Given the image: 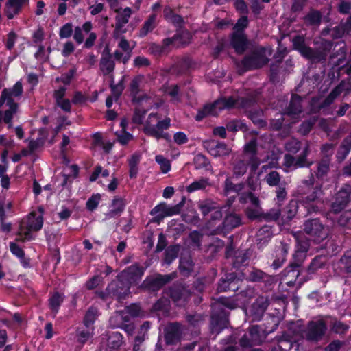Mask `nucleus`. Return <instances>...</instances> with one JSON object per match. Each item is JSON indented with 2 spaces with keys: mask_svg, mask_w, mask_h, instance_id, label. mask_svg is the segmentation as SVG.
<instances>
[{
  "mask_svg": "<svg viewBox=\"0 0 351 351\" xmlns=\"http://www.w3.org/2000/svg\"><path fill=\"white\" fill-rule=\"evenodd\" d=\"M110 88L115 101L118 100L122 95L125 88L124 76L122 77L121 80L117 84H114V80L112 78L111 82L110 84Z\"/></svg>",
  "mask_w": 351,
  "mask_h": 351,
  "instance_id": "54",
  "label": "nucleus"
},
{
  "mask_svg": "<svg viewBox=\"0 0 351 351\" xmlns=\"http://www.w3.org/2000/svg\"><path fill=\"white\" fill-rule=\"evenodd\" d=\"M263 111L261 109L251 110L245 112V116L250 119L252 123L258 128L266 126V122L262 119Z\"/></svg>",
  "mask_w": 351,
  "mask_h": 351,
  "instance_id": "37",
  "label": "nucleus"
},
{
  "mask_svg": "<svg viewBox=\"0 0 351 351\" xmlns=\"http://www.w3.org/2000/svg\"><path fill=\"white\" fill-rule=\"evenodd\" d=\"M245 214L246 217L251 221H262L263 210L261 207L252 208L248 206L245 209Z\"/></svg>",
  "mask_w": 351,
  "mask_h": 351,
  "instance_id": "55",
  "label": "nucleus"
},
{
  "mask_svg": "<svg viewBox=\"0 0 351 351\" xmlns=\"http://www.w3.org/2000/svg\"><path fill=\"white\" fill-rule=\"evenodd\" d=\"M295 238V250L307 254L310 247V239L305 236H297Z\"/></svg>",
  "mask_w": 351,
  "mask_h": 351,
  "instance_id": "53",
  "label": "nucleus"
},
{
  "mask_svg": "<svg viewBox=\"0 0 351 351\" xmlns=\"http://www.w3.org/2000/svg\"><path fill=\"white\" fill-rule=\"evenodd\" d=\"M241 302L238 295H233L231 297L220 296L215 300L213 306L219 308L226 309L230 312L238 308L240 306Z\"/></svg>",
  "mask_w": 351,
  "mask_h": 351,
  "instance_id": "18",
  "label": "nucleus"
},
{
  "mask_svg": "<svg viewBox=\"0 0 351 351\" xmlns=\"http://www.w3.org/2000/svg\"><path fill=\"white\" fill-rule=\"evenodd\" d=\"M210 328L213 333H220L229 324L230 312L226 309L212 306Z\"/></svg>",
  "mask_w": 351,
  "mask_h": 351,
  "instance_id": "9",
  "label": "nucleus"
},
{
  "mask_svg": "<svg viewBox=\"0 0 351 351\" xmlns=\"http://www.w3.org/2000/svg\"><path fill=\"white\" fill-rule=\"evenodd\" d=\"M130 283L118 274L116 279L108 285L106 291L111 298L121 302L130 293Z\"/></svg>",
  "mask_w": 351,
  "mask_h": 351,
  "instance_id": "8",
  "label": "nucleus"
},
{
  "mask_svg": "<svg viewBox=\"0 0 351 351\" xmlns=\"http://www.w3.org/2000/svg\"><path fill=\"white\" fill-rule=\"evenodd\" d=\"M208 185V178H201L191 183L187 187L186 191L189 193H193L198 190L205 189Z\"/></svg>",
  "mask_w": 351,
  "mask_h": 351,
  "instance_id": "59",
  "label": "nucleus"
},
{
  "mask_svg": "<svg viewBox=\"0 0 351 351\" xmlns=\"http://www.w3.org/2000/svg\"><path fill=\"white\" fill-rule=\"evenodd\" d=\"M292 44L294 50L314 63L324 62L334 47L333 41L322 39L319 47L313 49L306 44L305 37L302 35L295 36L292 39Z\"/></svg>",
  "mask_w": 351,
  "mask_h": 351,
  "instance_id": "1",
  "label": "nucleus"
},
{
  "mask_svg": "<svg viewBox=\"0 0 351 351\" xmlns=\"http://www.w3.org/2000/svg\"><path fill=\"white\" fill-rule=\"evenodd\" d=\"M250 257L247 252L237 251L234 252L232 266L234 268L239 269L245 267L249 264Z\"/></svg>",
  "mask_w": 351,
  "mask_h": 351,
  "instance_id": "39",
  "label": "nucleus"
},
{
  "mask_svg": "<svg viewBox=\"0 0 351 351\" xmlns=\"http://www.w3.org/2000/svg\"><path fill=\"white\" fill-rule=\"evenodd\" d=\"M335 144L324 143L321 146L320 152L322 156L321 160H328L331 162V156L334 154Z\"/></svg>",
  "mask_w": 351,
  "mask_h": 351,
  "instance_id": "58",
  "label": "nucleus"
},
{
  "mask_svg": "<svg viewBox=\"0 0 351 351\" xmlns=\"http://www.w3.org/2000/svg\"><path fill=\"white\" fill-rule=\"evenodd\" d=\"M322 20L321 12L315 9H311L303 18L304 24L308 27H317L320 25Z\"/></svg>",
  "mask_w": 351,
  "mask_h": 351,
  "instance_id": "31",
  "label": "nucleus"
},
{
  "mask_svg": "<svg viewBox=\"0 0 351 351\" xmlns=\"http://www.w3.org/2000/svg\"><path fill=\"white\" fill-rule=\"evenodd\" d=\"M166 213V202H161L154 206L150 211V215L153 216L151 221L160 224L166 217H162Z\"/></svg>",
  "mask_w": 351,
  "mask_h": 351,
  "instance_id": "35",
  "label": "nucleus"
},
{
  "mask_svg": "<svg viewBox=\"0 0 351 351\" xmlns=\"http://www.w3.org/2000/svg\"><path fill=\"white\" fill-rule=\"evenodd\" d=\"M180 273L184 276H189L193 270V263L189 259H180L179 264Z\"/></svg>",
  "mask_w": 351,
  "mask_h": 351,
  "instance_id": "56",
  "label": "nucleus"
},
{
  "mask_svg": "<svg viewBox=\"0 0 351 351\" xmlns=\"http://www.w3.org/2000/svg\"><path fill=\"white\" fill-rule=\"evenodd\" d=\"M287 253V250L285 247L280 249V252L276 255V258L271 264V267L274 269H278L282 266L286 261Z\"/></svg>",
  "mask_w": 351,
  "mask_h": 351,
  "instance_id": "61",
  "label": "nucleus"
},
{
  "mask_svg": "<svg viewBox=\"0 0 351 351\" xmlns=\"http://www.w3.org/2000/svg\"><path fill=\"white\" fill-rule=\"evenodd\" d=\"M327 330V324L324 319L311 320L304 331V338L308 342L318 343L324 339Z\"/></svg>",
  "mask_w": 351,
  "mask_h": 351,
  "instance_id": "5",
  "label": "nucleus"
},
{
  "mask_svg": "<svg viewBox=\"0 0 351 351\" xmlns=\"http://www.w3.org/2000/svg\"><path fill=\"white\" fill-rule=\"evenodd\" d=\"M265 180L266 183L271 187H278L279 185H281V184H283V182H281V176L280 173L276 171H271L266 174Z\"/></svg>",
  "mask_w": 351,
  "mask_h": 351,
  "instance_id": "51",
  "label": "nucleus"
},
{
  "mask_svg": "<svg viewBox=\"0 0 351 351\" xmlns=\"http://www.w3.org/2000/svg\"><path fill=\"white\" fill-rule=\"evenodd\" d=\"M244 278V274L236 272L226 273L217 282V293L237 291L241 287Z\"/></svg>",
  "mask_w": 351,
  "mask_h": 351,
  "instance_id": "4",
  "label": "nucleus"
},
{
  "mask_svg": "<svg viewBox=\"0 0 351 351\" xmlns=\"http://www.w3.org/2000/svg\"><path fill=\"white\" fill-rule=\"evenodd\" d=\"M186 197L182 196L180 202L174 206H169L166 203V213L162 217H167L179 215L186 203Z\"/></svg>",
  "mask_w": 351,
  "mask_h": 351,
  "instance_id": "49",
  "label": "nucleus"
},
{
  "mask_svg": "<svg viewBox=\"0 0 351 351\" xmlns=\"http://www.w3.org/2000/svg\"><path fill=\"white\" fill-rule=\"evenodd\" d=\"M64 295L59 291H54L49 294L48 306L53 317L58 313L60 306L64 302Z\"/></svg>",
  "mask_w": 351,
  "mask_h": 351,
  "instance_id": "21",
  "label": "nucleus"
},
{
  "mask_svg": "<svg viewBox=\"0 0 351 351\" xmlns=\"http://www.w3.org/2000/svg\"><path fill=\"white\" fill-rule=\"evenodd\" d=\"M230 45L237 54L242 55L248 49L250 40L246 34L232 32L230 35Z\"/></svg>",
  "mask_w": 351,
  "mask_h": 351,
  "instance_id": "14",
  "label": "nucleus"
},
{
  "mask_svg": "<svg viewBox=\"0 0 351 351\" xmlns=\"http://www.w3.org/2000/svg\"><path fill=\"white\" fill-rule=\"evenodd\" d=\"M351 201V184L345 183L335 193L330 205V212L333 214L341 213Z\"/></svg>",
  "mask_w": 351,
  "mask_h": 351,
  "instance_id": "6",
  "label": "nucleus"
},
{
  "mask_svg": "<svg viewBox=\"0 0 351 351\" xmlns=\"http://www.w3.org/2000/svg\"><path fill=\"white\" fill-rule=\"evenodd\" d=\"M8 109L3 113V121L8 125V128L12 127V119L14 115L17 112L19 104L14 100L10 99L7 104Z\"/></svg>",
  "mask_w": 351,
  "mask_h": 351,
  "instance_id": "34",
  "label": "nucleus"
},
{
  "mask_svg": "<svg viewBox=\"0 0 351 351\" xmlns=\"http://www.w3.org/2000/svg\"><path fill=\"white\" fill-rule=\"evenodd\" d=\"M245 187V184L241 182L239 184H234L231 178H226L224 182L223 192L225 195H228L230 193L234 192L239 194Z\"/></svg>",
  "mask_w": 351,
  "mask_h": 351,
  "instance_id": "41",
  "label": "nucleus"
},
{
  "mask_svg": "<svg viewBox=\"0 0 351 351\" xmlns=\"http://www.w3.org/2000/svg\"><path fill=\"white\" fill-rule=\"evenodd\" d=\"M269 58L266 56V49L258 47L241 60V64L246 71L257 70L268 64Z\"/></svg>",
  "mask_w": 351,
  "mask_h": 351,
  "instance_id": "2",
  "label": "nucleus"
},
{
  "mask_svg": "<svg viewBox=\"0 0 351 351\" xmlns=\"http://www.w3.org/2000/svg\"><path fill=\"white\" fill-rule=\"evenodd\" d=\"M246 280L252 282H263L266 286H271L275 282L274 276L254 267L250 271Z\"/></svg>",
  "mask_w": 351,
  "mask_h": 351,
  "instance_id": "16",
  "label": "nucleus"
},
{
  "mask_svg": "<svg viewBox=\"0 0 351 351\" xmlns=\"http://www.w3.org/2000/svg\"><path fill=\"white\" fill-rule=\"evenodd\" d=\"M267 306L268 304L265 302L256 301L254 302L251 308V313L253 319L259 321L263 317Z\"/></svg>",
  "mask_w": 351,
  "mask_h": 351,
  "instance_id": "40",
  "label": "nucleus"
},
{
  "mask_svg": "<svg viewBox=\"0 0 351 351\" xmlns=\"http://www.w3.org/2000/svg\"><path fill=\"white\" fill-rule=\"evenodd\" d=\"M93 330V328L91 327L78 328L76 332L77 341L82 344L85 343L90 337Z\"/></svg>",
  "mask_w": 351,
  "mask_h": 351,
  "instance_id": "57",
  "label": "nucleus"
},
{
  "mask_svg": "<svg viewBox=\"0 0 351 351\" xmlns=\"http://www.w3.org/2000/svg\"><path fill=\"white\" fill-rule=\"evenodd\" d=\"M278 327V323H274L271 327L267 326L253 325L248 328L251 340L255 345L261 344L267 335L274 332Z\"/></svg>",
  "mask_w": 351,
  "mask_h": 351,
  "instance_id": "11",
  "label": "nucleus"
},
{
  "mask_svg": "<svg viewBox=\"0 0 351 351\" xmlns=\"http://www.w3.org/2000/svg\"><path fill=\"white\" fill-rule=\"evenodd\" d=\"M344 85L341 83L335 86L331 92L319 104L318 110L330 106L335 99L343 91Z\"/></svg>",
  "mask_w": 351,
  "mask_h": 351,
  "instance_id": "28",
  "label": "nucleus"
},
{
  "mask_svg": "<svg viewBox=\"0 0 351 351\" xmlns=\"http://www.w3.org/2000/svg\"><path fill=\"white\" fill-rule=\"evenodd\" d=\"M126 204V200L124 198L118 196L114 197L111 203L112 208L108 211L107 215L110 218L121 216L125 208Z\"/></svg>",
  "mask_w": 351,
  "mask_h": 351,
  "instance_id": "26",
  "label": "nucleus"
},
{
  "mask_svg": "<svg viewBox=\"0 0 351 351\" xmlns=\"http://www.w3.org/2000/svg\"><path fill=\"white\" fill-rule=\"evenodd\" d=\"M144 132L150 136H153L156 139L164 138L167 141L170 140V136L167 132H160L156 129L154 125H146L144 128Z\"/></svg>",
  "mask_w": 351,
  "mask_h": 351,
  "instance_id": "50",
  "label": "nucleus"
},
{
  "mask_svg": "<svg viewBox=\"0 0 351 351\" xmlns=\"http://www.w3.org/2000/svg\"><path fill=\"white\" fill-rule=\"evenodd\" d=\"M197 207L203 216L205 217L217 208V204L210 199H206L199 201Z\"/></svg>",
  "mask_w": 351,
  "mask_h": 351,
  "instance_id": "45",
  "label": "nucleus"
},
{
  "mask_svg": "<svg viewBox=\"0 0 351 351\" xmlns=\"http://www.w3.org/2000/svg\"><path fill=\"white\" fill-rule=\"evenodd\" d=\"M215 107L218 113L225 109L230 110L234 108H238V98L235 99L232 96L220 97L213 101Z\"/></svg>",
  "mask_w": 351,
  "mask_h": 351,
  "instance_id": "24",
  "label": "nucleus"
},
{
  "mask_svg": "<svg viewBox=\"0 0 351 351\" xmlns=\"http://www.w3.org/2000/svg\"><path fill=\"white\" fill-rule=\"evenodd\" d=\"M257 147H258V144H257L256 138H253L248 143H247L245 145L244 149H243V151L245 154H252V156L250 158V162H254V160L256 161L255 165L253 164V167L254 169H257L260 164L259 160L256 156L257 152H258Z\"/></svg>",
  "mask_w": 351,
  "mask_h": 351,
  "instance_id": "33",
  "label": "nucleus"
},
{
  "mask_svg": "<svg viewBox=\"0 0 351 351\" xmlns=\"http://www.w3.org/2000/svg\"><path fill=\"white\" fill-rule=\"evenodd\" d=\"M209 115L215 117L218 115V112L216 110L213 102L206 104L202 108L199 109L195 117V119L197 121H201Z\"/></svg>",
  "mask_w": 351,
  "mask_h": 351,
  "instance_id": "36",
  "label": "nucleus"
},
{
  "mask_svg": "<svg viewBox=\"0 0 351 351\" xmlns=\"http://www.w3.org/2000/svg\"><path fill=\"white\" fill-rule=\"evenodd\" d=\"M241 217L236 213H229L226 215L223 221V229L226 232H230L233 229L241 225Z\"/></svg>",
  "mask_w": 351,
  "mask_h": 351,
  "instance_id": "29",
  "label": "nucleus"
},
{
  "mask_svg": "<svg viewBox=\"0 0 351 351\" xmlns=\"http://www.w3.org/2000/svg\"><path fill=\"white\" fill-rule=\"evenodd\" d=\"M106 343L101 342L96 351H120L123 336L119 332H109Z\"/></svg>",
  "mask_w": 351,
  "mask_h": 351,
  "instance_id": "13",
  "label": "nucleus"
},
{
  "mask_svg": "<svg viewBox=\"0 0 351 351\" xmlns=\"http://www.w3.org/2000/svg\"><path fill=\"white\" fill-rule=\"evenodd\" d=\"M351 152V132L341 142L336 155V160L338 163H341L348 156Z\"/></svg>",
  "mask_w": 351,
  "mask_h": 351,
  "instance_id": "20",
  "label": "nucleus"
},
{
  "mask_svg": "<svg viewBox=\"0 0 351 351\" xmlns=\"http://www.w3.org/2000/svg\"><path fill=\"white\" fill-rule=\"evenodd\" d=\"M193 164L197 170L209 171L212 169L211 163L207 156L202 154H197L194 156Z\"/></svg>",
  "mask_w": 351,
  "mask_h": 351,
  "instance_id": "38",
  "label": "nucleus"
},
{
  "mask_svg": "<svg viewBox=\"0 0 351 351\" xmlns=\"http://www.w3.org/2000/svg\"><path fill=\"white\" fill-rule=\"evenodd\" d=\"M184 287L185 285L182 283H174L171 287H169V296L176 304H180V297Z\"/></svg>",
  "mask_w": 351,
  "mask_h": 351,
  "instance_id": "48",
  "label": "nucleus"
},
{
  "mask_svg": "<svg viewBox=\"0 0 351 351\" xmlns=\"http://www.w3.org/2000/svg\"><path fill=\"white\" fill-rule=\"evenodd\" d=\"M27 226L33 231L37 232L42 229L43 226V217L42 215L37 216L35 212L29 214Z\"/></svg>",
  "mask_w": 351,
  "mask_h": 351,
  "instance_id": "44",
  "label": "nucleus"
},
{
  "mask_svg": "<svg viewBox=\"0 0 351 351\" xmlns=\"http://www.w3.org/2000/svg\"><path fill=\"white\" fill-rule=\"evenodd\" d=\"M226 129L229 132H236L242 131L246 132L248 130V127L244 121L232 119L226 123Z\"/></svg>",
  "mask_w": 351,
  "mask_h": 351,
  "instance_id": "47",
  "label": "nucleus"
},
{
  "mask_svg": "<svg viewBox=\"0 0 351 351\" xmlns=\"http://www.w3.org/2000/svg\"><path fill=\"white\" fill-rule=\"evenodd\" d=\"M256 99L255 97H238V108L247 109L256 104Z\"/></svg>",
  "mask_w": 351,
  "mask_h": 351,
  "instance_id": "62",
  "label": "nucleus"
},
{
  "mask_svg": "<svg viewBox=\"0 0 351 351\" xmlns=\"http://www.w3.org/2000/svg\"><path fill=\"white\" fill-rule=\"evenodd\" d=\"M278 343L276 347L278 348V350L281 351H289L291 350L293 347L292 341L285 335H282L278 339Z\"/></svg>",
  "mask_w": 351,
  "mask_h": 351,
  "instance_id": "64",
  "label": "nucleus"
},
{
  "mask_svg": "<svg viewBox=\"0 0 351 351\" xmlns=\"http://www.w3.org/2000/svg\"><path fill=\"white\" fill-rule=\"evenodd\" d=\"M183 328L180 323H169L165 329L164 339L166 345L173 346L180 343Z\"/></svg>",
  "mask_w": 351,
  "mask_h": 351,
  "instance_id": "12",
  "label": "nucleus"
},
{
  "mask_svg": "<svg viewBox=\"0 0 351 351\" xmlns=\"http://www.w3.org/2000/svg\"><path fill=\"white\" fill-rule=\"evenodd\" d=\"M155 160L160 165L162 173H167L171 170V166L170 161L162 155H156L155 156Z\"/></svg>",
  "mask_w": 351,
  "mask_h": 351,
  "instance_id": "63",
  "label": "nucleus"
},
{
  "mask_svg": "<svg viewBox=\"0 0 351 351\" xmlns=\"http://www.w3.org/2000/svg\"><path fill=\"white\" fill-rule=\"evenodd\" d=\"M328 258L326 256L317 255L311 261L307 267L304 268V277L300 278V282H306L313 278L320 269H323L327 263Z\"/></svg>",
  "mask_w": 351,
  "mask_h": 351,
  "instance_id": "10",
  "label": "nucleus"
},
{
  "mask_svg": "<svg viewBox=\"0 0 351 351\" xmlns=\"http://www.w3.org/2000/svg\"><path fill=\"white\" fill-rule=\"evenodd\" d=\"M298 210V202L295 199L289 201L281 211V219L283 223H289L296 215Z\"/></svg>",
  "mask_w": 351,
  "mask_h": 351,
  "instance_id": "22",
  "label": "nucleus"
},
{
  "mask_svg": "<svg viewBox=\"0 0 351 351\" xmlns=\"http://www.w3.org/2000/svg\"><path fill=\"white\" fill-rule=\"evenodd\" d=\"M100 66L105 75L110 74L114 70L115 63L112 60V55L108 47H106L103 51L100 60Z\"/></svg>",
  "mask_w": 351,
  "mask_h": 351,
  "instance_id": "23",
  "label": "nucleus"
},
{
  "mask_svg": "<svg viewBox=\"0 0 351 351\" xmlns=\"http://www.w3.org/2000/svg\"><path fill=\"white\" fill-rule=\"evenodd\" d=\"M249 26V19L247 15L240 16L232 28V32L245 34V30Z\"/></svg>",
  "mask_w": 351,
  "mask_h": 351,
  "instance_id": "52",
  "label": "nucleus"
},
{
  "mask_svg": "<svg viewBox=\"0 0 351 351\" xmlns=\"http://www.w3.org/2000/svg\"><path fill=\"white\" fill-rule=\"evenodd\" d=\"M304 268L296 267L293 264L289 263V265L283 269L282 274L284 277H285L288 281L287 284L288 285H291V284H293L297 280H298L299 284H303L304 282H300V278L304 277V272H303Z\"/></svg>",
  "mask_w": 351,
  "mask_h": 351,
  "instance_id": "19",
  "label": "nucleus"
},
{
  "mask_svg": "<svg viewBox=\"0 0 351 351\" xmlns=\"http://www.w3.org/2000/svg\"><path fill=\"white\" fill-rule=\"evenodd\" d=\"M98 316V308L93 306L89 307L86 311L83 319L84 326L93 328V326L95 324Z\"/></svg>",
  "mask_w": 351,
  "mask_h": 351,
  "instance_id": "42",
  "label": "nucleus"
},
{
  "mask_svg": "<svg viewBox=\"0 0 351 351\" xmlns=\"http://www.w3.org/2000/svg\"><path fill=\"white\" fill-rule=\"evenodd\" d=\"M131 14V8L127 7L123 10L121 14H119L116 16L115 29L113 32L114 36H116L120 33H125L126 32V29L123 30V27L125 24L128 23Z\"/></svg>",
  "mask_w": 351,
  "mask_h": 351,
  "instance_id": "25",
  "label": "nucleus"
},
{
  "mask_svg": "<svg viewBox=\"0 0 351 351\" xmlns=\"http://www.w3.org/2000/svg\"><path fill=\"white\" fill-rule=\"evenodd\" d=\"M204 147L215 158L228 156L230 153V149L223 142L206 141L204 143Z\"/></svg>",
  "mask_w": 351,
  "mask_h": 351,
  "instance_id": "17",
  "label": "nucleus"
},
{
  "mask_svg": "<svg viewBox=\"0 0 351 351\" xmlns=\"http://www.w3.org/2000/svg\"><path fill=\"white\" fill-rule=\"evenodd\" d=\"M304 231L315 243H320L327 237L324 226L319 218L308 219L304 223Z\"/></svg>",
  "mask_w": 351,
  "mask_h": 351,
  "instance_id": "7",
  "label": "nucleus"
},
{
  "mask_svg": "<svg viewBox=\"0 0 351 351\" xmlns=\"http://www.w3.org/2000/svg\"><path fill=\"white\" fill-rule=\"evenodd\" d=\"M157 14L155 13L151 14L145 21L143 23L142 27L139 29L138 36L140 38L145 37L149 33L152 32L157 26L156 22Z\"/></svg>",
  "mask_w": 351,
  "mask_h": 351,
  "instance_id": "30",
  "label": "nucleus"
},
{
  "mask_svg": "<svg viewBox=\"0 0 351 351\" xmlns=\"http://www.w3.org/2000/svg\"><path fill=\"white\" fill-rule=\"evenodd\" d=\"M302 101L301 96L295 93L292 94L289 104L285 110V113L289 116L301 114L302 112Z\"/></svg>",
  "mask_w": 351,
  "mask_h": 351,
  "instance_id": "27",
  "label": "nucleus"
},
{
  "mask_svg": "<svg viewBox=\"0 0 351 351\" xmlns=\"http://www.w3.org/2000/svg\"><path fill=\"white\" fill-rule=\"evenodd\" d=\"M177 274L172 272L168 274L158 273L147 276L141 283L140 288L149 293H155L161 289L165 285L173 280Z\"/></svg>",
  "mask_w": 351,
  "mask_h": 351,
  "instance_id": "3",
  "label": "nucleus"
},
{
  "mask_svg": "<svg viewBox=\"0 0 351 351\" xmlns=\"http://www.w3.org/2000/svg\"><path fill=\"white\" fill-rule=\"evenodd\" d=\"M145 269L137 263L127 267L120 274V276L126 280L131 286L132 284L138 281L144 275Z\"/></svg>",
  "mask_w": 351,
  "mask_h": 351,
  "instance_id": "15",
  "label": "nucleus"
},
{
  "mask_svg": "<svg viewBox=\"0 0 351 351\" xmlns=\"http://www.w3.org/2000/svg\"><path fill=\"white\" fill-rule=\"evenodd\" d=\"M306 254H307L306 253L295 250V252L292 255V258L290 261L289 263L293 264V265H294L296 267L304 268L303 267V263L306 258Z\"/></svg>",
  "mask_w": 351,
  "mask_h": 351,
  "instance_id": "60",
  "label": "nucleus"
},
{
  "mask_svg": "<svg viewBox=\"0 0 351 351\" xmlns=\"http://www.w3.org/2000/svg\"><path fill=\"white\" fill-rule=\"evenodd\" d=\"M337 268L341 274L351 276V250L346 251L339 260Z\"/></svg>",
  "mask_w": 351,
  "mask_h": 351,
  "instance_id": "32",
  "label": "nucleus"
},
{
  "mask_svg": "<svg viewBox=\"0 0 351 351\" xmlns=\"http://www.w3.org/2000/svg\"><path fill=\"white\" fill-rule=\"evenodd\" d=\"M331 162L328 160H321L317 164V170L315 171L316 178L320 180H324L330 171Z\"/></svg>",
  "mask_w": 351,
  "mask_h": 351,
  "instance_id": "43",
  "label": "nucleus"
},
{
  "mask_svg": "<svg viewBox=\"0 0 351 351\" xmlns=\"http://www.w3.org/2000/svg\"><path fill=\"white\" fill-rule=\"evenodd\" d=\"M180 250L179 245H171L167 247L164 253V263L168 265L178 257Z\"/></svg>",
  "mask_w": 351,
  "mask_h": 351,
  "instance_id": "46",
  "label": "nucleus"
}]
</instances>
